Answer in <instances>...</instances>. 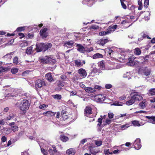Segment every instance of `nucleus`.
Masks as SVG:
<instances>
[{
    "label": "nucleus",
    "mask_w": 155,
    "mask_h": 155,
    "mask_svg": "<svg viewBox=\"0 0 155 155\" xmlns=\"http://www.w3.org/2000/svg\"><path fill=\"white\" fill-rule=\"evenodd\" d=\"M129 100L127 101L126 104L128 105L133 104L135 101H140L143 99L142 97L137 92H133L131 93Z\"/></svg>",
    "instance_id": "f257e3e1"
},
{
    "label": "nucleus",
    "mask_w": 155,
    "mask_h": 155,
    "mask_svg": "<svg viewBox=\"0 0 155 155\" xmlns=\"http://www.w3.org/2000/svg\"><path fill=\"white\" fill-rule=\"evenodd\" d=\"M52 46V44L50 43H44L36 44V51L38 52L41 51H45Z\"/></svg>",
    "instance_id": "f03ea898"
},
{
    "label": "nucleus",
    "mask_w": 155,
    "mask_h": 155,
    "mask_svg": "<svg viewBox=\"0 0 155 155\" xmlns=\"http://www.w3.org/2000/svg\"><path fill=\"white\" fill-rule=\"evenodd\" d=\"M29 106V101L26 99H24L21 101L19 106V108L25 114L26 113V111L28 109Z\"/></svg>",
    "instance_id": "7ed1b4c3"
},
{
    "label": "nucleus",
    "mask_w": 155,
    "mask_h": 155,
    "mask_svg": "<svg viewBox=\"0 0 155 155\" xmlns=\"http://www.w3.org/2000/svg\"><path fill=\"white\" fill-rule=\"evenodd\" d=\"M46 85V83L44 79H38L35 82V87L36 88H40L43 86Z\"/></svg>",
    "instance_id": "20e7f679"
},
{
    "label": "nucleus",
    "mask_w": 155,
    "mask_h": 155,
    "mask_svg": "<svg viewBox=\"0 0 155 155\" xmlns=\"http://www.w3.org/2000/svg\"><path fill=\"white\" fill-rule=\"evenodd\" d=\"M94 100L98 102L101 103L104 101L105 99L104 95L102 94L96 95L94 97Z\"/></svg>",
    "instance_id": "39448f33"
},
{
    "label": "nucleus",
    "mask_w": 155,
    "mask_h": 155,
    "mask_svg": "<svg viewBox=\"0 0 155 155\" xmlns=\"http://www.w3.org/2000/svg\"><path fill=\"white\" fill-rule=\"evenodd\" d=\"M48 30L47 28H45L40 30V35L42 38H45L48 36V33L47 32Z\"/></svg>",
    "instance_id": "423d86ee"
},
{
    "label": "nucleus",
    "mask_w": 155,
    "mask_h": 155,
    "mask_svg": "<svg viewBox=\"0 0 155 155\" xmlns=\"http://www.w3.org/2000/svg\"><path fill=\"white\" fill-rule=\"evenodd\" d=\"M133 147L136 150H139L141 147L140 144V140L139 138L137 139L133 143Z\"/></svg>",
    "instance_id": "0eeeda50"
},
{
    "label": "nucleus",
    "mask_w": 155,
    "mask_h": 155,
    "mask_svg": "<svg viewBox=\"0 0 155 155\" xmlns=\"http://www.w3.org/2000/svg\"><path fill=\"white\" fill-rule=\"evenodd\" d=\"M92 114V108L89 106H87L84 110L85 116L89 117L90 115Z\"/></svg>",
    "instance_id": "6e6552de"
},
{
    "label": "nucleus",
    "mask_w": 155,
    "mask_h": 155,
    "mask_svg": "<svg viewBox=\"0 0 155 155\" xmlns=\"http://www.w3.org/2000/svg\"><path fill=\"white\" fill-rule=\"evenodd\" d=\"M77 72L80 76L83 78H85L87 75V73L86 70L83 68H81L79 69L78 70Z\"/></svg>",
    "instance_id": "1a4fd4ad"
},
{
    "label": "nucleus",
    "mask_w": 155,
    "mask_h": 155,
    "mask_svg": "<svg viewBox=\"0 0 155 155\" xmlns=\"http://www.w3.org/2000/svg\"><path fill=\"white\" fill-rule=\"evenodd\" d=\"M109 41V40L107 39L101 38L98 40L96 43L100 45L103 46L107 43Z\"/></svg>",
    "instance_id": "9d476101"
},
{
    "label": "nucleus",
    "mask_w": 155,
    "mask_h": 155,
    "mask_svg": "<svg viewBox=\"0 0 155 155\" xmlns=\"http://www.w3.org/2000/svg\"><path fill=\"white\" fill-rule=\"evenodd\" d=\"M45 77L46 79L50 82H51L54 81V76H52V73L51 72L46 74H45Z\"/></svg>",
    "instance_id": "9b49d317"
},
{
    "label": "nucleus",
    "mask_w": 155,
    "mask_h": 155,
    "mask_svg": "<svg viewBox=\"0 0 155 155\" xmlns=\"http://www.w3.org/2000/svg\"><path fill=\"white\" fill-rule=\"evenodd\" d=\"M90 150L91 154L94 155H96L101 151L100 148H98L97 147H91Z\"/></svg>",
    "instance_id": "f8f14e48"
},
{
    "label": "nucleus",
    "mask_w": 155,
    "mask_h": 155,
    "mask_svg": "<svg viewBox=\"0 0 155 155\" xmlns=\"http://www.w3.org/2000/svg\"><path fill=\"white\" fill-rule=\"evenodd\" d=\"M77 51L81 53H85V48L82 45L79 44H77L76 46Z\"/></svg>",
    "instance_id": "ddd939ff"
},
{
    "label": "nucleus",
    "mask_w": 155,
    "mask_h": 155,
    "mask_svg": "<svg viewBox=\"0 0 155 155\" xmlns=\"http://www.w3.org/2000/svg\"><path fill=\"white\" fill-rule=\"evenodd\" d=\"M117 25L109 26L107 30V33L109 34L111 33L112 32L114 31L117 28Z\"/></svg>",
    "instance_id": "4468645a"
},
{
    "label": "nucleus",
    "mask_w": 155,
    "mask_h": 155,
    "mask_svg": "<svg viewBox=\"0 0 155 155\" xmlns=\"http://www.w3.org/2000/svg\"><path fill=\"white\" fill-rule=\"evenodd\" d=\"M56 112H54L51 111H48L45 112L43 113V114L46 117H53L54 116Z\"/></svg>",
    "instance_id": "2eb2a0df"
},
{
    "label": "nucleus",
    "mask_w": 155,
    "mask_h": 155,
    "mask_svg": "<svg viewBox=\"0 0 155 155\" xmlns=\"http://www.w3.org/2000/svg\"><path fill=\"white\" fill-rule=\"evenodd\" d=\"M105 52L106 53H107L109 55V56H111V54H114V51L113 50V48L110 47L107 48L105 49Z\"/></svg>",
    "instance_id": "dca6fc26"
},
{
    "label": "nucleus",
    "mask_w": 155,
    "mask_h": 155,
    "mask_svg": "<svg viewBox=\"0 0 155 155\" xmlns=\"http://www.w3.org/2000/svg\"><path fill=\"white\" fill-rule=\"evenodd\" d=\"M74 62L75 64V66L79 67L82 66L83 65V64H85V61H83V63H82L81 61L79 60H75L74 61Z\"/></svg>",
    "instance_id": "f3484780"
},
{
    "label": "nucleus",
    "mask_w": 155,
    "mask_h": 155,
    "mask_svg": "<svg viewBox=\"0 0 155 155\" xmlns=\"http://www.w3.org/2000/svg\"><path fill=\"white\" fill-rule=\"evenodd\" d=\"M52 147L53 149V150L51 148H50L48 150V152L51 155H54V153L57 152V150L55 145H52Z\"/></svg>",
    "instance_id": "a211bd4d"
},
{
    "label": "nucleus",
    "mask_w": 155,
    "mask_h": 155,
    "mask_svg": "<svg viewBox=\"0 0 155 155\" xmlns=\"http://www.w3.org/2000/svg\"><path fill=\"white\" fill-rule=\"evenodd\" d=\"M84 90L86 92L88 93H92L96 91V90L94 88L89 87L85 88Z\"/></svg>",
    "instance_id": "6ab92c4d"
},
{
    "label": "nucleus",
    "mask_w": 155,
    "mask_h": 155,
    "mask_svg": "<svg viewBox=\"0 0 155 155\" xmlns=\"http://www.w3.org/2000/svg\"><path fill=\"white\" fill-rule=\"evenodd\" d=\"M66 153L69 155H74L75 154V150L72 148H70L67 150Z\"/></svg>",
    "instance_id": "aec40b11"
},
{
    "label": "nucleus",
    "mask_w": 155,
    "mask_h": 155,
    "mask_svg": "<svg viewBox=\"0 0 155 155\" xmlns=\"http://www.w3.org/2000/svg\"><path fill=\"white\" fill-rule=\"evenodd\" d=\"M60 138L61 141L64 142L68 140L69 139L68 137L65 136L64 134L61 135Z\"/></svg>",
    "instance_id": "412c9836"
},
{
    "label": "nucleus",
    "mask_w": 155,
    "mask_h": 155,
    "mask_svg": "<svg viewBox=\"0 0 155 155\" xmlns=\"http://www.w3.org/2000/svg\"><path fill=\"white\" fill-rule=\"evenodd\" d=\"M49 56H46L45 58L41 59V62L44 64H48Z\"/></svg>",
    "instance_id": "4be33fe9"
},
{
    "label": "nucleus",
    "mask_w": 155,
    "mask_h": 155,
    "mask_svg": "<svg viewBox=\"0 0 155 155\" xmlns=\"http://www.w3.org/2000/svg\"><path fill=\"white\" fill-rule=\"evenodd\" d=\"M68 119L69 117L67 115L63 114L62 115H61V117L60 118V120L61 121H63L67 120Z\"/></svg>",
    "instance_id": "5701e85b"
},
{
    "label": "nucleus",
    "mask_w": 155,
    "mask_h": 155,
    "mask_svg": "<svg viewBox=\"0 0 155 155\" xmlns=\"http://www.w3.org/2000/svg\"><path fill=\"white\" fill-rule=\"evenodd\" d=\"M99 67L101 70H104L105 69L104 61H100L99 65Z\"/></svg>",
    "instance_id": "b1692460"
},
{
    "label": "nucleus",
    "mask_w": 155,
    "mask_h": 155,
    "mask_svg": "<svg viewBox=\"0 0 155 155\" xmlns=\"http://www.w3.org/2000/svg\"><path fill=\"white\" fill-rule=\"evenodd\" d=\"M13 54V52H11L3 56V58L6 60L11 59L12 58V55Z\"/></svg>",
    "instance_id": "393cba45"
},
{
    "label": "nucleus",
    "mask_w": 155,
    "mask_h": 155,
    "mask_svg": "<svg viewBox=\"0 0 155 155\" xmlns=\"http://www.w3.org/2000/svg\"><path fill=\"white\" fill-rule=\"evenodd\" d=\"M103 56L102 54L99 53H96L93 56V58L94 59L99 58H103Z\"/></svg>",
    "instance_id": "a878e982"
},
{
    "label": "nucleus",
    "mask_w": 155,
    "mask_h": 155,
    "mask_svg": "<svg viewBox=\"0 0 155 155\" xmlns=\"http://www.w3.org/2000/svg\"><path fill=\"white\" fill-rule=\"evenodd\" d=\"M57 61L55 59L52 58H51L49 57L48 64L53 65Z\"/></svg>",
    "instance_id": "bb28decb"
},
{
    "label": "nucleus",
    "mask_w": 155,
    "mask_h": 155,
    "mask_svg": "<svg viewBox=\"0 0 155 155\" xmlns=\"http://www.w3.org/2000/svg\"><path fill=\"white\" fill-rule=\"evenodd\" d=\"M148 94L149 95H155V88H152L150 89Z\"/></svg>",
    "instance_id": "cd10ccee"
},
{
    "label": "nucleus",
    "mask_w": 155,
    "mask_h": 155,
    "mask_svg": "<svg viewBox=\"0 0 155 155\" xmlns=\"http://www.w3.org/2000/svg\"><path fill=\"white\" fill-rule=\"evenodd\" d=\"M146 101L143 100V101L141 102L139 104V106L141 109H144L146 107L145 103Z\"/></svg>",
    "instance_id": "c85d7f7f"
},
{
    "label": "nucleus",
    "mask_w": 155,
    "mask_h": 155,
    "mask_svg": "<svg viewBox=\"0 0 155 155\" xmlns=\"http://www.w3.org/2000/svg\"><path fill=\"white\" fill-rule=\"evenodd\" d=\"M146 118L150 120V122H155V116H147Z\"/></svg>",
    "instance_id": "c756f323"
},
{
    "label": "nucleus",
    "mask_w": 155,
    "mask_h": 155,
    "mask_svg": "<svg viewBox=\"0 0 155 155\" xmlns=\"http://www.w3.org/2000/svg\"><path fill=\"white\" fill-rule=\"evenodd\" d=\"M74 43V41L70 40L68 41H65L64 43V45H67L68 46H72L73 45Z\"/></svg>",
    "instance_id": "7c9ffc66"
},
{
    "label": "nucleus",
    "mask_w": 155,
    "mask_h": 155,
    "mask_svg": "<svg viewBox=\"0 0 155 155\" xmlns=\"http://www.w3.org/2000/svg\"><path fill=\"white\" fill-rule=\"evenodd\" d=\"M20 61L18 60V57L17 56L15 57L13 60V63L15 65H17L19 64Z\"/></svg>",
    "instance_id": "2f4dec72"
},
{
    "label": "nucleus",
    "mask_w": 155,
    "mask_h": 155,
    "mask_svg": "<svg viewBox=\"0 0 155 155\" xmlns=\"http://www.w3.org/2000/svg\"><path fill=\"white\" fill-rule=\"evenodd\" d=\"M134 53L136 55H138L140 54L141 51L139 48H137L134 49Z\"/></svg>",
    "instance_id": "473e14b6"
},
{
    "label": "nucleus",
    "mask_w": 155,
    "mask_h": 155,
    "mask_svg": "<svg viewBox=\"0 0 155 155\" xmlns=\"http://www.w3.org/2000/svg\"><path fill=\"white\" fill-rule=\"evenodd\" d=\"M32 50V46H30L29 47H28L26 51V53L28 54H30L31 53V51Z\"/></svg>",
    "instance_id": "72a5a7b5"
},
{
    "label": "nucleus",
    "mask_w": 155,
    "mask_h": 155,
    "mask_svg": "<svg viewBox=\"0 0 155 155\" xmlns=\"http://www.w3.org/2000/svg\"><path fill=\"white\" fill-rule=\"evenodd\" d=\"M142 38H147L148 39H151V38L150 37H149V36L147 35V33H146L144 32H143L142 35ZM143 39H140V40H142ZM138 41H139V39H138Z\"/></svg>",
    "instance_id": "f704fd0d"
},
{
    "label": "nucleus",
    "mask_w": 155,
    "mask_h": 155,
    "mask_svg": "<svg viewBox=\"0 0 155 155\" xmlns=\"http://www.w3.org/2000/svg\"><path fill=\"white\" fill-rule=\"evenodd\" d=\"M135 57L134 55L130 56L129 58V63H133Z\"/></svg>",
    "instance_id": "c9c22d12"
},
{
    "label": "nucleus",
    "mask_w": 155,
    "mask_h": 155,
    "mask_svg": "<svg viewBox=\"0 0 155 155\" xmlns=\"http://www.w3.org/2000/svg\"><path fill=\"white\" fill-rule=\"evenodd\" d=\"M85 52H90L91 51H92L93 50V48L92 47H91L90 48H88L87 47H85Z\"/></svg>",
    "instance_id": "e433bc0d"
},
{
    "label": "nucleus",
    "mask_w": 155,
    "mask_h": 155,
    "mask_svg": "<svg viewBox=\"0 0 155 155\" xmlns=\"http://www.w3.org/2000/svg\"><path fill=\"white\" fill-rule=\"evenodd\" d=\"M144 75L146 76H149L150 73V71L148 70H144L143 71Z\"/></svg>",
    "instance_id": "4c0bfd02"
},
{
    "label": "nucleus",
    "mask_w": 155,
    "mask_h": 155,
    "mask_svg": "<svg viewBox=\"0 0 155 155\" xmlns=\"http://www.w3.org/2000/svg\"><path fill=\"white\" fill-rule=\"evenodd\" d=\"M132 123L135 126H140V125L139 121L136 120H134L132 121Z\"/></svg>",
    "instance_id": "58836bf2"
},
{
    "label": "nucleus",
    "mask_w": 155,
    "mask_h": 155,
    "mask_svg": "<svg viewBox=\"0 0 155 155\" xmlns=\"http://www.w3.org/2000/svg\"><path fill=\"white\" fill-rule=\"evenodd\" d=\"M11 130L13 132H15L17 131L18 130V127L17 125L13 126L12 127Z\"/></svg>",
    "instance_id": "ea45409f"
},
{
    "label": "nucleus",
    "mask_w": 155,
    "mask_h": 155,
    "mask_svg": "<svg viewBox=\"0 0 155 155\" xmlns=\"http://www.w3.org/2000/svg\"><path fill=\"white\" fill-rule=\"evenodd\" d=\"M95 144L97 146H101L102 143V142L101 140H96L94 142Z\"/></svg>",
    "instance_id": "a19ab883"
},
{
    "label": "nucleus",
    "mask_w": 155,
    "mask_h": 155,
    "mask_svg": "<svg viewBox=\"0 0 155 155\" xmlns=\"http://www.w3.org/2000/svg\"><path fill=\"white\" fill-rule=\"evenodd\" d=\"M107 32H108L107 30L106 31H103L100 32L99 34V35L100 36H104L109 34V33H108Z\"/></svg>",
    "instance_id": "79ce46f5"
},
{
    "label": "nucleus",
    "mask_w": 155,
    "mask_h": 155,
    "mask_svg": "<svg viewBox=\"0 0 155 155\" xmlns=\"http://www.w3.org/2000/svg\"><path fill=\"white\" fill-rule=\"evenodd\" d=\"M25 29V26L20 27L18 28L16 30L18 32H21V31H24Z\"/></svg>",
    "instance_id": "37998d69"
},
{
    "label": "nucleus",
    "mask_w": 155,
    "mask_h": 155,
    "mask_svg": "<svg viewBox=\"0 0 155 155\" xmlns=\"http://www.w3.org/2000/svg\"><path fill=\"white\" fill-rule=\"evenodd\" d=\"M11 73L13 74H15L18 72V69L17 68H13L11 70Z\"/></svg>",
    "instance_id": "c03bdc74"
},
{
    "label": "nucleus",
    "mask_w": 155,
    "mask_h": 155,
    "mask_svg": "<svg viewBox=\"0 0 155 155\" xmlns=\"http://www.w3.org/2000/svg\"><path fill=\"white\" fill-rule=\"evenodd\" d=\"M101 118H99L98 119V122L99 123L97 124V126H100L102 123V120L103 119L102 116H101Z\"/></svg>",
    "instance_id": "a18cd8bd"
},
{
    "label": "nucleus",
    "mask_w": 155,
    "mask_h": 155,
    "mask_svg": "<svg viewBox=\"0 0 155 155\" xmlns=\"http://www.w3.org/2000/svg\"><path fill=\"white\" fill-rule=\"evenodd\" d=\"M123 103L120 102H115L113 104V105L117 106H122L123 105Z\"/></svg>",
    "instance_id": "49530a36"
},
{
    "label": "nucleus",
    "mask_w": 155,
    "mask_h": 155,
    "mask_svg": "<svg viewBox=\"0 0 155 155\" xmlns=\"http://www.w3.org/2000/svg\"><path fill=\"white\" fill-rule=\"evenodd\" d=\"M129 124H125L123 125L120 126V127L122 130H124L125 129L128 128L129 127Z\"/></svg>",
    "instance_id": "de8ad7c7"
},
{
    "label": "nucleus",
    "mask_w": 155,
    "mask_h": 155,
    "mask_svg": "<svg viewBox=\"0 0 155 155\" xmlns=\"http://www.w3.org/2000/svg\"><path fill=\"white\" fill-rule=\"evenodd\" d=\"M54 98L58 100H60L61 98V96L60 94H57L54 95L53 96Z\"/></svg>",
    "instance_id": "09e8293b"
},
{
    "label": "nucleus",
    "mask_w": 155,
    "mask_h": 155,
    "mask_svg": "<svg viewBox=\"0 0 155 155\" xmlns=\"http://www.w3.org/2000/svg\"><path fill=\"white\" fill-rule=\"evenodd\" d=\"M149 0H144V6L145 8H147L148 7L149 5Z\"/></svg>",
    "instance_id": "8fccbe9b"
},
{
    "label": "nucleus",
    "mask_w": 155,
    "mask_h": 155,
    "mask_svg": "<svg viewBox=\"0 0 155 155\" xmlns=\"http://www.w3.org/2000/svg\"><path fill=\"white\" fill-rule=\"evenodd\" d=\"M104 152L105 155L106 154H112L113 153L112 152L110 153L109 152V149H104Z\"/></svg>",
    "instance_id": "3c124183"
},
{
    "label": "nucleus",
    "mask_w": 155,
    "mask_h": 155,
    "mask_svg": "<svg viewBox=\"0 0 155 155\" xmlns=\"http://www.w3.org/2000/svg\"><path fill=\"white\" fill-rule=\"evenodd\" d=\"M28 38L32 39L34 37V34L33 33H29L27 35Z\"/></svg>",
    "instance_id": "603ef678"
},
{
    "label": "nucleus",
    "mask_w": 155,
    "mask_h": 155,
    "mask_svg": "<svg viewBox=\"0 0 155 155\" xmlns=\"http://www.w3.org/2000/svg\"><path fill=\"white\" fill-rule=\"evenodd\" d=\"M101 87L98 85H94V89H97L98 90H101Z\"/></svg>",
    "instance_id": "864d4df0"
},
{
    "label": "nucleus",
    "mask_w": 155,
    "mask_h": 155,
    "mask_svg": "<svg viewBox=\"0 0 155 155\" xmlns=\"http://www.w3.org/2000/svg\"><path fill=\"white\" fill-rule=\"evenodd\" d=\"M120 1L123 8L124 9H126L127 8V6L124 3L122 0H120Z\"/></svg>",
    "instance_id": "5fc2aeb1"
},
{
    "label": "nucleus",
    "mask_w": 155,
    "mask_h": 155,
    "mask_svg": "<svg viewBox=\"0 0 155 155\" xmlns=\"http://www.w3.org/2000/svg\"><path fill=\"white\" fill-rule=\"evenodd\" d=\"M41 152L44 155H47L48 153L46 150H45V149L43 148H41Z\"/></svg>",
    "instance_id": "6e6d98bb"
},
{
    "label": "nucleus",
    "mask_w": 155,
    "mask_h": 155,
    "mask_svg": "<svg viewBox=\"0 0 155 155\" xmlns=\"http://www.w3.org/2000/svg\"><path fill=\"white\" fill-rule=\"evenodd\" d=\"M57 86L59 87V88L61 89V87H63L64 86V85L63 83L59 81V82L58 83Z\"/></svg>",
    "instance_id": "4d7b16f0"
},
{
    "label": "nucleus",
    "mask_w": 155,
    "mask_h": 155,
    "mask_svg": "<svg viewBox=\"0 0 155 155\" xmlns=\"http://www.w3.org/2000/svg\"><path fill=\"white\" fill-rule=\"evenodd\" d=\"M71 95L74 96L77 94V92L76 91H70Z\"/></svg>",
    "instance_id": "13d9d810"
},
{
    "label": "nucleus",
    "mask_w": 155,
    "mask_h": 155,
    "mask_svg": "<svg viewBox=\"0 0 155 155\" xmlns=\"http://www.w3.org/2000/svg\"><path fill=\"white\" fill-rule=\"evenodd\" d=\"M12 132V130L10 128H7L6 131V134H10Z\"/></svg>",
    "instance_id": "bf43d9fd"
},
{
    "label": "nucleus",
    "mask_w": 155,
    "mask_h": 155,
    "mask_svg": "<svg viewBox=\"0 0 155 155\" xmlns=\"http://www.w3.org/2000/svg\"><path fill=\"white\" fill-rule=\"evenodd\" d=\"M112 87V85L110 84H107L105 86V87L106 89H110Z\"/></svg>",
    "instance_id": "052dcab7"
},
{
    "label": "nucleus",
    "mask_w": 155,
    "mask_h": 155,
    "mask_svg": "<svg viewBox=\"0 0 155 155\" xmlns=\"http://www.w3.org/2000/svg\"><path fill=\"white\" fill-rule=\"evenodd\" d=\"M108 117L110 119H112L113 117L114 114L112 113H108Z\"/></svg>",
    "instance_id": "680f3d73"
},
{
    "label": "nucleus",
    "mask_w": 155,
    "mask_h": 155,
    "mask_svg": "<svg viewBox=\"0 0 155 155\" xmlns=\"http://www.w3.org/2000/svg\"><path fill=\"white\" fill-rule=\"evenodd\" d=\"M1 141L2 142H5L7 140L6 137L5 136H3L1 138Z\"/></svg>",
    "instance_id": "e2e57ef3"
},
{
    "label": "nucleus",
    "mask_w": 155,
    "mask_h": 155,
    "mask_svg": "<svg viewBox=\"0 0 155 155\" xmlns=\"http://www.w3.org/2000/svg\"><path fill=\"white\" fill-rule=\"evenodd\" d=\"M87 140L86 139H83L81 141L80 145L84 144L85 143L87 142Z\"/></svg>",
    "instance_id": "0e129e2a"
},
{
    "label": "nucleus",
    "mask_w": 155,
    "mask_h": 155,
    "mask_svg": "<svg viewBox=\"0 0 155 155\" xmlns=\"http://www.w3.org/2000/svg\"><path fill=\"white\" fill-rule=\"evenodd\" d=\"M18 35L20 36V39H21L25 37L24 34L22 33H18Z\"/></svg>",
    "instance_id": "69168bd1"
},
{
    "label": "nucleus",
    "mask_w": 155,
    "mask_h": 155,
    "mask_svg": "<svg viewBox=\"0 0 155 155\" xmlns=\"http://www.w3.org/2000/svg\"><path fill=\"white\" fill-rule=\"evenodd\" d=\"M80 86L82 88H84V90H85V88L86 87H85V86L84 84H83L82 83H81L80 84Z\"/></svg>",
    "instance_id": "338daca9"
},
{
    "label": "nucleus",
    "mask_w": 155,
    "mask_h": 155,
    "mask_svg": "<svg viewBox=\"0 0 155 155\" xmlns=\"http://www.w3.org/2000/svg\"><path fill=\"white\" fill-rule=\"evenodd\" d=\"M105 122L107 124H110L111 122V120L107 119L106 120Z\"/></svg>",
    "instance_id": "774afa93"
}]
</instances>
